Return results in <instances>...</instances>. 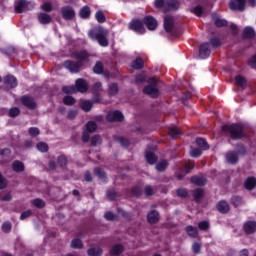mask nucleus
Listing matches in <instances>:
<instances>
[{
    "mask_svg": "<svg viewBox=\"0 0 256 256\" xmlns=\"http://www.w3.org/2000/svg\"><path fill=\"white\" fill-rule=\"evenodd\" d=\"M94 174L96 175V177H99V179H105V172L101 170V168H96L94 170Z\"/></svg>",
    "mask_w": 256,
    "mask_h": 256,
    "instance_id": "052dcab7",
    "label": "nucleus"
},
{
    "mask_svg": "<svg viewBox=\"0 0 256 256\" xmlns=\"http://www.w3.org/2000/svg\"><path fill=\"white\" fill-rule=\"evenodd\" d=\"M249 67L256 69V54L248 61Z\"/></svg>",
    "mask_w": 256,
    "mask_h": 256,
    "instance_id": "774afa93",
    "label": "nucleus"
},
{
    "mask_svg": "<svg viewBox=\"0 0 256 256\" xmlns=\"http://www.w3.org/2000/svg\"><path fill=\"white\" fill-rule=\"evenodd\" d=\"M12 169L16 172V173H21V171H25V165L23 164V162L16 160L13 162L12 164Z\"/></svg>",
    "mask_w": 256,
    "mask_h": 256,
    "instance_id": "bb28decb",
    "label": "nucleus"
},
{
    "mask_svg": "<svg viewBox=\"0 0 256 256\" xmlns=\"http://www.w3.org/2000/svg\"><path fill=\"white\" fill-rule=\"evenodd\" d=\"M144 193L147 197H152V195L157 193V188L147 185L144 188Z\"/></svg>",
    "mask_w": 256,
    "mask_h": 256,
    "instance_id": "f704fd0d",
    "label": "nucleus"
},
{
    "mask_svg": "<svg viewBox=\"0 0 256 256\" xmlns=\"http://www.w3.org/2000/svg\"><path fill=\"white\" fill-rule=\"evenodd\" d=\"M28 133H29V135H31V137H37L39 135L40 131H39V128H37V127H31V128H29Z\"/></svg>",
    "mask_w": 256,
    "mask_h": 256,
    "instance_id": "5fc2aeb1",
    "label": "nucleus"
},
{
    "mask_svg": "<svg viewBox=\"0 0 256 256\" xmlns=\"http://www.w3.org/2000/svg\"><path fill=\"white\" fill-rule=\"evenodd\" d=\"M31 203L34 207H37V209H43V207H45V201L39 198L32 200Z\"/></svg>",
    "mask_w": 256,
    "mask_h": 256,
    "instance_id": "a19ab883",
    "label": "nucleus"
},
{
    "mask_svg": "<svg viewBox=\"0 0 256 256\" xmlns=\"http://www.w3.org/2000/svg\"><path fill=\"white\" fill-rule=\"evenodd\" d=\"M191 12L194 13V15H197V17H201V15H203V8L201 6H196Z\"/></svg>",
    "mask_w": 256,
    "mask_h": 256,
    "instance_id": "6e6d98bb",
    "label": "nucleus"
},
{
    "mask_svg": "<svg viewBox=\"0 0 256 256\" xmlns=\"http://www.w3.org/2000/svg\"><path fill=\"white\" fill-rule=\"evenodd\" d=\"M2 230L4 233H9L11 231V222H6L2 225Z\"/></svg>",
    "mask_w": 256,
    "mask_h": 256,
    "instance_id": "338daca9",
    "label": "nucleus"
},
{
    "mask_svg": "<svg viewBox=\"0 0 256 256\" xmlns=\"http://www.w3.org/2000/svg\"><path fill=\"white\" fill-rule=\"evenodd\" d=\"M86 131H88V133H95V131H97V123H95L94 121H89L86 124Z\"/></svg>",
    "mask_w": 256,
    "mask_h": 256,
    "instance_id": "ea45409f",
    "label": "nucleus"
},
{
    "mask_svg": "<svg viewBox=\"0 0 256 256\" xmlns=\"http://www.w3.org/2000/svg\"><path fill=\"white\" fill-rule=\"evenodd\" d=\"M217 209L219 213L225 214L229 213L231 208L229 207V203H227V201L222 200L217 204Z\"/></svg>",
    "mask_w": 256,
    "mask_h": 256,
    "instance_id": "5701e85b",
    "label": "nucleus"
},
{
    "mask_svg": "<svg viewBox=\"0 0 256 256\" xmlns=\"http://www.w3.org/2000/svg\"><path fill=\"white\" fill-rule=\"evenodd\" d=\"M62 91L63 93H66V94H73V93H77V90L75 88V86H64L62 88Z\"/></svg>",
    "mask_w": 256,
    "mask_h": 256,
    "instance_id": "49530a36",
    "label": "nucleus"
},
{
    "mask_svg": "<svg viewBox=\"0 0 256 256\" xmlns=\"http://www.w3.org/2000/svg\"><path fill=\"white\" fill-rule=\"evenodd\" d=\"M9 155H11V150H9V148L0 150V157H9Z\"/></svg>",
    "mask_w": 256,
    "mask_h": 256,
    "instance_id": "69168bd1",
    "label": "nucleus"
},
{
    "mask_svg": "<svg viewBox=\"0 0 256 256\" xmlns=\"http://www.w3.org/2000/svg\"><path fill=\"white\" fill-rule=\"evenodd\" d=\"M71 247L72 249H83V242L79 238L73 239L71 242Z\"/></svg>",
    "mask_w": 256,
    "mask_h": 256,
    "instance_id": "58836bf2",
    "label": "nucleus"
},
{
    "mask_svg": "<svg viewBox=\"0 0 256 256\" xmlns=\"http://www.w3.org/2000/svg\"><path fill=\"white\" fill-rule=\"evenodd\" d=\"M63 101L65 105H73L75 103V98L72 96H66Z\"/></svg>",
    "mask_w": 256,
    "mask_h": 256,
    "instance_id": "680f3d73",
    "label": "nucleus"
},
{
    "mask_svg": "<svg viewBox=\"0 0 256 256\" xmlns=\"http://www.w3.org/2000/svg\"><path fill=\"white\" fill-rule=\"evenodd\" d=\"M246 0H232L230 2V9L232 11H244Z\"/></svg>",
    "mask_w": 256,
    "mask_h": 256,
    "instance_id": "f8f14e48",
    "label": "nucleus"
},
{
    "mask_svg": "<svg viewBox=\"0 0 256 256\" xmlns=\"http://www.w3.org/2000/svg\"><path fill=\"white\" fill-rule=\"evenodd\" d=\"M42 9H43V11H46L47 13H51V11H53V6L51 5V2H45L42 5Z\"/></svg>",
    "mask_w": 256,
    "mask_h": 256,
    "instance_id": "13d9d810",
    "label": "nucleus"
},
{
    "mask_svg": "<svg viewBox=\"0 0 256 256\" xmlns=\"http://www.w3.org/2000/svg\"><path fill=\"white\" fill-rule=\"evenodd\" d=\"M79 15L82 19H89V16L91 15V8H89V6H84L81 8Z\"/></svg>",
    "mask_w": 256,
    "mask_h": 256,
    "instance_id": "c756f323",
    "label": "nucleus"
},
{
    "mask_svg": "<svg viewBox=\"0 0 256 256\" xmlns=\"http://www.w3.org/2000/svg\"><path fill=\"white\" fill-rule=\"evenodd\" d=\"M95 17L98 23H105L106 21L105 14L103 13V11L96 12Z\"/></svg>",
    "mask_w": 256,
    "mask_h": 256,
    "instance_id": "a18cd8bd",
    "label": "nucleus"
},
{
    "mask_svg": "<svg viewBox=\"0 0 256 256\" xmlns=\"http://www.w3.org/2000/svg\"><path fill=\"white\" fill-rule=\"evenodd\" d=\"M89 256H101L103 255V249L101 247H92L87 250Z\"/></svg>",
    "mask_w": 256,
    "mask_h": 256,
    "instance_id": "cd10ccee",
    "label": "nucleus"
},
{
    "mask_svg": "<svg viewBox=\"0 0 256 256\" xmlns=\"http://www.w3.org/2000/svg\"><path fill=\"white\" fill-rule=\"evenodd\" d=\"M4 84L8 89H15L17 87V78L13 75H7L4 77Z\"/></svg>",
    "mask_w": 256,
    "mask_h": 256,
    "instance_id": "2eb2a0df",
    "label": "nucleus"
},
{
    "mask_svg": "<svg viewBox=\"0 0 256 256\" xmlns=\"http://www.w3.org/2000/svg\"><path fill=\"white\" fill-rule=\"evenodd\" d=\"M254 35H255V30L252 27H246L243 31V36L246 39H253Z\"/></svg>",
    "mask_w": 256,
    "mask_h": 256,
    "instance_id": "72a5a7b5",
    "label": "nucleus"
},
{
    "mask_svg": "<svg viewBox=\"0 0 256 256\" xmlns=\"http://www.w3.org/2000/svg\"><path fill=\"white\" fill-rule=\"evenodd\" d=\"M145 81H147V76H145V74H139L138 76H136L135 78V83H145Z\"/></svg>",
    "mask_w": 256,
    "mask_h": 256,
    "instance_id": "bf43d9fd",
    "label": "nucleus"
},
{
    "mask_svg": "<svg viewBox=\"0 0 256 256\" xmlns=\"http://www.w3.org/2000/svg\"><path fill=\"white\" fill-rule=\"evenodd\" d=\"M61 13L65 21H73V19H75V10L71 6L62 7Z\"/></svg>",
    "mask_w": 256,
    "mask_h": 256,
    "instance_id": "6e6552de",
    "label": "nucleus"
},
{
    "mask_svg": "<svg viewBox=\"0 0 256 256\" xmlns=\"http://www.w3.org/2000/svg\"><path fill=\"white\" fill-rule=\"evenodd\" d=\"M185 231L187 232L189 237H197V235H199V230H197V227L187 226L185 228Z\"/></svg>",
    "mask_w": 256,
    "mask_h": 256,
    "instance_id": "473e14b6",
    "label": "nucleus"
},
{
    "mask_svg": "<svg viewBox=\"0 0 256 256\" xmlns=\"http://www.w3.org/2000/svg\"><path fill=\"white\" fill-rule=\"evenodd\" d=\"M103 140L101 139V136L95 135L91 138V145L92 147H97V145H101Z\"/></svg>",
    "mask_w": 256,
    "mask_h": 256,
    "instance_id": "79ce46f5",
    "label": "nucleus"
},
{
    "mask_svg": "<svg viewBox=\"0 0 256 256\" xmlns=\"http://www.w3.org/2000/svg\"><path fill=\"white\" fill-rule=\"evenodd\" d=\"M74 59H77V61L80 63H85V61L89 60V53L85 50L75 52Z\"/></svg>",
    "mask_w": 256,
    "mask_h": 256,
    "instance_id": "f3484780",
    "label": "nucleus"
},
{
    "mask_svg": "<svg viewBox=\"0 0 256 256\" xmlns=\"http://www.w3.org/2000/svg\"><path fill=\"white\" fill-rule=\"evenodd\" d=\"M244 187L248 191H253L256 187V178L255 177H248L244 182Z\"/></svg>",
    "mask_w": 256,
    "mask_h": 256,
    "instance_id": "4be33fe9",
    "label": "nucleus"
},
{
    "mask_svg": "<svg viewBox=\"0 0 256 256\" xmlns=\"http://www.w3.org/2000/svg\"><path fill=\"white\" fill-rule=\"evenodd\" d=\"M35 7V4L31 2H26L24 0H20L16 2V5L14 7L16 13H23L25 11H31Z\"/></svg>",
    "mask_w": 256,
    "mask_h": 256,
    "instance_id": "39448f33",
    "label": "nucleus"
},
{
    "mask_svg": "<svg viewBox=\"0 0 256 256\" xmlns=\"http://www.w3.org/2000/svg\"><path fill=\"white\" fill-rule=\"evenodd\" d=\"M148 222L151 223V225H155V223L159 222V212L156 210H152L147 215Z\"/></svg>",
    "mask_w": 256,
    "mask_h": 256,
    "instance_id": "aec40b11",
    "label": "nucleus"
},
{
    "mask_svg": "<svg viewBox=\"0 0 256 256\" xmlns=\"http://www.w3.org/2000/svg\"><path fill=\"white\" fill-rule=\"evenodd\" d=\"M21 110L18 107L11 108L8 112L9 117L15 118L18 117Z\"/></svg>",
    "mask_w": 256,
    "mask_h": 256,
    "instance_id": "de8ad7c7",
    "label": "nucleus"
},
{
    "mask_svg": "<svg viewBox=\"0 0 256 256\" xmlns=\"http://www.w3.org/2000/svg\"><path fill=\"white\" fill-rule=\"evenodd\" d=\"M164 9H165V11H175V10L179 9V1L165 0Z\"/></svg>",
    "mask_w": 256,
    "mask_h": 256,
    "instance_id": "dca6fc26",
    "label": "nucleus"
},
{
    "mask_svg": "<svg viewBox=\"0 0 256 256\" xmlns=\"http://www.w3.org/2000/svg\"><path fill=\"white\" fill-rule=\"evenodd\" d=\"M243 199L240 196H234L232 197V204L234 207H239V205H242Z\"/></svg>",
    "mask_w": 256,
    "mask_h": 256,
    "instance_id": "8fccbe9b",
    "label": "nucleus"
},
{
    "mask_svg": "<svg viewBox=\"0 0 256 256\" xmlns=\"http://www.w3.org/2000/svg\"><path fill=\"white\" fill-rule=\"evenodd\" d=\"M57 163L60 167H65V165H67V157L59 156L57 159Z\"/></svg>",
    "mask_w": 256,
    "mask_h": 256,
    "instance_id": "4d7b16f0",
    "label": "nucleus"
},
{
    "mask_svg": "<svg viewBox=\"0 0 256 256\" xmlns=\"http://www.w3.org/2000/svg\"><path fill=\"white\" fill-rule=\"evenodd\" d=\"M241 150L239 151H230L226 154V161L227 163H230L231 165H235L239 161V155H243L245 153V148L243 146H240Z\"/></svg>",
    "mask_w": 256,
    "mask_h": 256,
    "instance_id": "20e7f679",
    "label": "nucleus"
},
{
    "mask_svg": "<svg viewBox=\"0 0 256 256\" xmlns=\"http://www.w3.org/2000/svg\"><path fill=\"white\" fill-rule=\"evenodd\" d=\"M52 20L53 18H51V15L47 13H40L38 15V21L39 23H41V25H49V23H51Z\"/></svg>",
    "mask_w": 256,
    "mask_h": 256,
    "instance_id": "412c9836",
    "label": "nucleus"
},
{
    "mask_svg": "<svg viewBox=\"0 0 256 256\" xmlns=\"http://www.w3.org/2000/svg\"><path fill=\"white\" fill-rule=\"evenodd\" d=\"M64 67L68 69L70 73H79L81 67H83V63L68 60L64 63Z\"/></svg>",
    "mask_w": 256,
    "mask_h": 256,
    "instance_id": "0eeeda50",
    "label": "nucleus"
},
{
    "mask_svg": "<svg viewBox=\"0 0 256 256\" xmlns=\"http://www.w3.org/2000/svg\"><path fill=\"white\" fill-rule=\"evenodd\" d=\"M212 19H213L216 27H227V20L221 19V17H219V15L212 14Z\"/></svg>",
    "mask_w": 256,
    "mask_h": 256,
    "instance_id": "b1692460",
    "label": "nucleus"
},
{
    "mask_svg": "<svg viewBox=\"0 0 256 256\" xmlns=\"http://www.w3.org/2000/svg\"><path fill=\"white\" fill-rule=\"evenodd\" d=\"M93 108V102L91 100H83L81 102V109H83L86 113L91 111Z\"/></svg>",
    "mask_w": 256,
    "mask_h": 256,
    "instance_id": "7c9ffc66",
    "label": "nucleus"
},
{
    "mask_svg": "<svg viewBox=\"0 0 256 256\" xmlns=\"http://www.w3.org/2000/svg\"><path fill=\"white\" fill-rule=\"evenodd\" d=\"M143 23L144 25H146L147 29H149V31H155L157 29V20L155 18H153L152 16H146L143 19Z\"/></svg>",
    "mask_w": 256,
    "mask_h": 256,
    "instance_id": "9b49d317",
    "label": "nucleus"
},
{
    "mask_svg": "<svg viewBox=\"0 0 256 256\" xmlns=\"http://www.w3.org/2000/svg\"><path fill=\"white\" fill-rule=\"evenodd\" d=\"M110 253L111 255H114V256L121 255V253H123V246H121L120 244L113 246Z\"/></svg>",
    "mask_w": 256,
    "mask_h": 256,
    "instance_id": "e433bc0d",
    "label": "nucleus"
},
{
    "mask_svg": "<svg viewBox=\"0 0 256 256\" xmlns=\"http://www.w3.org/2000/svg\"><path fill=\"white\" fill-rule=\"evenodd\" d=\"M147 82L149 83V85H147L143 89V93H145V95H149V97H152L153 99L159 97V88H157V80H155L154 78H149Z\"/></svg>",
    "mask_w": 256,
    "mask_h": 256,
    "instance_id": "7ed1b4c3",
    "label": "nucleus"
},
{
    "mask_svg": "<svg viewBox=\"0 0 256 256\" xmlns=\"http://www.w3.org/2000/svg\"><path fill=\"white\" fill-rule=\"evenodd\" d=\"M168 134L170 135V137H172V139H177V137L181 135V129L179 127L169 128Z\"/></svg>",
    "mask_w": 256,
    "mask_h": 256,
    "instance_id": "2f4dec72",
    "label": "nucleus"
},
{
    "mask_svg": "<svg viewBox=\"0 0 256 256\" xmlns=\"http://www.w3.org/2000/svg\"><path fill=\"white\" fill-rule=\"evenodd\" d=\"M124 119H125V116H123V113L119 110L110 111L106 115V120L110 121V123L121 122Z\"/></svg>",
    "mask_w": 256,
    "mask_h": 256,
    "instance_id": "423d86ee",
    "label": "nucleus"
},
{
    "mask_svg": "<svg viewBox=\"0 0 256 256\" xmlns=\"http://www.w3.org/2000/svg\"><path fill=\"white\" fill-rule=\"evenodd\" d=\"M22 105L27 107V109H35L37 107V102L29 96H23L21 98Z\"/></svg>",
    "mask_w": 256,
    "mask_h": 256,
    "instance_id": "ddd939ff",
    "label": "nucleus"
},
{
    "mask_svg": "<svg viewBox=\"0 0 256 256\" xmlns=\"http://www.w3.org/2000/svg\"><path fill=\"white\" fill-rule=\"evenodd\" d=\"M94 73L97 75H101L103 73V63L102 62H97L93 68Z\"/></svg>",
    "mask_w": 256,
    "mask_h": 256,
    "instance_id": "c03bdc74",
    "label": "nucleus"
},
{
    "mask_svg": "<svg viewBox=\"0 0 256 256\" xmlns=\"http://www.w3.org/2000/svg\"><path fill=\"white\" fill-rule=\"evenodd\" d=\"M74 87L76 93H87L89 90V84H87V81L83 78L77 79Z\"/></svg>",
    "mask_w": 256,
    "mask_h": 256,
    "instance_id": "1a4fd4ad",
    "label": "nucleus"
},
{
    "mask_svg": "<svg viewBox=\"0 0 256 256\" xmlns=\"http://www.w3.org/2000/svg\"><path fill=\"white\" fill-rule=\"evenodd\" d=\"M196 145H198L202 151H207V149H209V143H207V140L203 138H197Z\"/></svg>",
    "mask_w": 256,
    "mask_h": 256,
    "instance_id": "c85d7f7f",
    "label": "nucleus"
},
{
    "mask_svg": "<svg viewBox=\"0 0 256 256\" xmlns=\"http://www.w3.org/2000/svg\"><path fill=\"white\" fill-rule=\"evenodd\" d=\"M222 131H228L232 139H242L245 136L243 134V126L237 124L224 125L222 126Z\"/></svg>",
    "mask_w": 256,
    "mask_h": 256,
    "instance_id": "f03ea898",
    "label": "nucleus"
},
{
    "mask_svg": "<svg viewBox=\"0 0 256 256\" xmlns=\"http://www.w3.org/2000/svg\"><path fill=\"white\" fill-rule=\"evenodd\" d=\"M198 227L201 231H207L209 229V222L202 221L198 224Z\"/></svg>",
    "mask_w": 256,
    "mask_h": 256,
    "instance_id": "e2e57ef3",
    "label": "nucleus"
},
{
    "mask_svg": "<svg viewBox=\"0 0 256 256\" xmlns=\"http://www.w3.org/2000/svg\"><path fill=\"white\" fill-rule=\"evenodd\" d=\"M164 29L169 33V31L173 30V17L165 16L164 17Z\"/></svg>",
    "mask_w": 256,
    "mask_h": 256,
    "instance_id": "a878e982",
    "label": "nucleus"
},
{
    "mask_svg": "<svg viewBox=\"0 0 256 256\" xmlns=\"http://www.w3.org/2000/svg\"><path fill=\"white\" fill-rule=\"evenodd\" d=\"M203 151H201V148H192L190 151V155L192 157H201Z\"/></svg>",
    "mask_w": 256,
    "mask_h": 256,
    "instance_id": "3c124183",
    "label": "nucleus"
},
{
    "mask_svg": "<svg viewBox=\"0 0 256 256\" xmlns=\"http://www.w3.org/2000/svg\"><path fill=\"white\" fill-rule=\"evenodd\" d=\"M145 157L147 162L150 165H153L154 163H157V156H155V152L153 151L152 148H147L146 153H145Z\"/></svg>",
    "mask_w": 256,
    "mask_h": 256,
    "instance_id": "a211bd4d",
    "label": "nucleus"
},
{
    "mask_svg": "<svg viewBox=\"0 0 256 256\" xmlns=\"http://www.w3.org/2000/svg\"><path fill=\"white\" fill-rule=\"evenodd\" d=\"M38 151H41V153H47L49 151V146L45 142H40L37 144Z\"/></svg>",
    "mask_w": 256,
    "mask_h": 256,
    "instance_id": "37998d69",
    "label": "nucleus"
},
{
    "mask_svg": "<svg viewBox=\"0 0 256 256\" xmlns=\"http://www.w3.org/2000/svg\"><path fill=\"white\" fill-rule=\"evenodd\" d=\"M119 91V87L117 86V84H111L109 86V94L110 95H117Z\"/></svg>",
    "mask_w": 256,
    "mask_h": 256,
    "instance_id": "864d4df0",
    "label": "nucleus"
},
{
    "mask_svg": "<svg viewBox=\"0 0 256 256\" xmlns=\"http://www.w3.org/2000/svg\"><path fill=\"white\" fill-rule=\"evenodd\" d=\"M109 36V30L103 27H96L88 32V37L92 39V41H98L101 47H107L109 45V40L107 37Z\"/></svg>",
    "mask_w": 256,
    "mask_h": 256,
    "instance_id": "f257e3e1",
    "label": "nucleus"
},
{
    "mask_svg": "<svg viewBox=\"0 0 256 256\" xmlns=\"http://www.w3.org/2000/svg\"><path fill=\"white\" fill-rule=\"evenodd\" d=\"M167 167H169V163L167 162V160H162L156 164V169L160 173L165 171V169H167Z\"/></svg>",
    "mask_w": 256,
    "mask_h": 256,
    "instance_id": "c9c22d12",
    "label": "nucleus"
},
{
    "mask_svg": "<svg viewBox=\"0 0 256 256\" xmlns=\"http://www.w3.org/2000/svg\"><path fill=\"white\" fill-rule=\"evenodd\" d=\"M244 231L248 235H251L256 232V222L248 221L244 224Z\"/></svg>",
    "mask_w": 256,
    "mask_h": 256,
    "instance_id": "6ab92c4d",
    "label": "nucleus"
},
{
    "mask_svg": "<svg viewBox=\"0 0 256 256\" xmlns=\"http://www.w3.org/2000/svg\"><path fill=\"white\" fill-rule=\"evenodd\" d=\"M106 195L110 201H114V199L117 197V192H115V190H108Z\"/></svg>",
    "mask_w": 256,
    "mask_h": 256,
    "instance_id": "0e129e2a",
    "label": "nucleus"
},
{
    "mask_svg": "<svg viewBox=\"0 0 256 256\" xmlns=\"http://www.w3.org/2000/svg\"><path fill=\"white\" fill-rule=\"evenodd\" d=\"M235 83L236 85H238V87H245V85H247V80L245 79V77L237 75L235 77Z\"/></svg>",
    "mask_w": 256,
    "mask_h": 256,
    "instance_id": "4c0bfd02",
    "label": "nucleus"
},
{
    "mask_svg": "<svg viewBox=\"0 0 256 256\" xmlns=\"http://www.w3.org/2000/svg\"><path fill=\"white\" fill-rule=\"evenodd\" d=\"M191 182L194 183V185H198L199 187H203V185L207 184V179L203 176H193L191 178Z\"/></svg>",
    "mask_w": 256,
    "mask_h": 256,
    "instance_id": "393cba45",
    "label": "nucleus"
},
{
    "mask_svg": "<svg viewBox=\"0 0 256 256\" xmlns=\"http://www.w3.org/2000/svg\"><path fill=\"white\" fill-rule=\"evenodd\" d=\"M133 69H143V59L137 58L133 64H132Z\"/></svg>",
    "mask_w": 256,
    "mask_h": 256,
    "instance_id": "09e8293b",
    "label": "nucleus"
},
{
    "mask_svg": "<svg viewBox=\"0 0 256 256\" xmlns=\"http://www.w3.org/2000/svg\"><path fill=\"white\" fill-rule=\"evenodd\" d=\"M130 29L136 33H145V27L143 26V21L141 20H133L130 22Z\"/></svg>",
    "mask_w": 256,
    "mask_h": 256,
    "instance_id": "9d476101",
    "label": "nucleus"
},
{
    "mask_svg": "<svg viewBox=\"0 0 256 256\" xmlns=\"http://www.w3.org/2000/svg\"><path fill=\"white\" fill-rule=\"evenodd\" d=\"M204 193L202 189H196L194 190V198L195 201H201V198L203 197Z\"/></svg>",
    "mask_w": 256,
    "mask_h": 256,
    "instance_id": "603ef678",
    "label": "nucleus"
},
{
    "mask_svg": "<svg viewBox=\"0 0 256 256\" xmlns=\"http://www.w3.org/2000/svg\"><path fill=\"white\" fill-rule=\"evenodd\" d=\"M211 55V49H209V43L201 44L199 49V57L200 59H207Z\"/></svg>",
    "mask_w": 256,
    "mask_h": 256,
    "instance_id": "4468645a",
    "label": "nucleus"
}]
</instances>
